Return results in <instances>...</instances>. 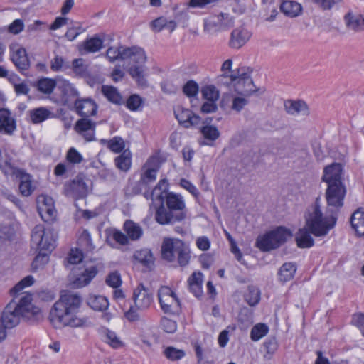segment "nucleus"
<instances>
[{
  "label": "nucleus",
  "instance_id": "obj_1",
  "mask_svg": "<svg viewBox=\"0 0 364 364\" xmlns=\"http://www.w3.org/2000/svg\"><path fill=\"white\" fill-rule=\"evenodd\" d=\"M82 301V297L78 294L65 292L61 294L49 314V320L53 327L55 328L65 326L79 328L90 326L91 322L87 317H78L75 315L81 306Z\"/></svg>",
  "mask_w": 364,
  "mask_h": 364
},
{
  "label": "nucleus",
  "instance_id": "obj_2",
  "mask_svg": "<svg viewBox=\"0 0 364 364\" xmlns=\"http://www.w3.org/2000/svg\"><path fill=\"white\" fill-rule=\"evenodd\" d=\"M32 295L23 294L18 301L12 299L5 307L1 320L6 327L12 328L20 322L21 317L28 320L38 321L42 318L41 309L32 304Z\"/></svg>",
  "mask_w": 364,
  "mask_h": 364
},
{
  "label": "nucleus",
  "instance_id": "obj_3",
  "mask_svg": "<svg viewBox=\"0 0 364 364\" xmlns=\"http://www.w3.org/2000/svg\"><path fill=\"white\" fill-rule=\"evenodd\" d=\"M305 225L316 237H324L336 224L337 218L333 213L323 212L321 198L317 197L305 213Z\"/></svg>",
  "mask_w": 364,
  "mask_h": 364
},
{
  "label": "nucleus",
  "instance_id": "obj_4",
  "mask_svg": "<svg viewBox=\"0 0 364 364\" xmlns=\"http://www.w3.org/2000/svg\"><path fill=\"white\" fill-rule=\"evenodd\" d=\"M186 207L183 197L173 192L166 194L164 201L156 209L155 220L161 225L181 222L186 218Z\"/></svg>",
  "mask_w": 364,
  "mask_h": 364
},
{
  "label": "nucleus",
  "instance_id": "obj_5",
  "mask_svg": "<svg viewBox=\"0 0 364 364\" xmlns=\"http://www.w3.org/2000/svg\"><path fill=\"white\" fill-rule=\"evenodd\" d=\"M190 253L189 247L181 240L165 238L162 242V258L168 262L177 259L181 267H185L189 263Z\"/></svg>",
  "mask_w": 364,
  "mask_h": 364
},
{
  "label": "nucleus",
  "instance_id": "obj_6",
  "mask_svg": "<svg viewBox=\"0 0 364 364\" xmlns=\"http://www.w3.org/2000/svg\"><path fill=\"white\" fill-rule=\"evenodd\" d=\"M291 235L289 230L284 227H278L259 236L256 240V246L262 251H269L279 247Z\"/></svg>",
  "mask_w": 364,
  "mask_h": 364
},
{
  "label": "nucleus",
  "instance_id": "obj_7",
  "mask_svg": "<svg viewBox=\"0 0 364 364\" xmlns=\"http://www.w3.org/2000/svg\"><path fill=\"white\" fill-rule=\"evenodd\" d=\"M226 78L229 79V82L227 81L225 83H233L235 91L239 95L249 96L256 92L253 80L250 75L245 72V68H239L237 74H232L230 76L225 73L218 77V80Z\"/></svg>",
  "mask_w": 364,
  "mask_h": 364
},
{
  "label": "nucleus",
  "instance_id": "obj_8",
  "mask_svg": "<svg viewBox=\"0 0 364 364\" xmlns=\"http://www.w3.org/2000/svg\"><path fill=\"white\" fill-rule=\"evenodd\" d=\"M32 245H36L38 251L51 252L56 245V237L51 229L46 230L43 225H37L31 232Z\"/></svg>",
  "mask_w": 364,
  "mask_h": 364
},
{
  "label": "nucleus",
  "instance_id": "obj_9",
  "mask_svg": "<svg viewBox=\"0 0 364 364\" xmlns=\"http://www.w3.org/2000/svg\"><path fill=\"white\" fill-rule=\"evenodd\" d=\"M98 272L96 266L89 267H73L68 275L70 284L75 288H82L88 285Z\"/></svg>",
  "mask_w": 364,
  "mask_h": 364
},
{
  "label": "nucleus",
  "instance_id": "obj_10",
  "mask_svg": "<svg viewBox=\"0 0 364 364\" xmlns=\"http://www.w3.org/2000/svg\"><path fill=\"white\" fill-rule=\"evenodd\" d=\"M159 301L164 313L177 314L181 307V303L176 294L166 286L161 287L158 291Z\"/></svg>",
  "mask_w": 364,
  "mask_h": 364
},
{
  "label": "nucleus",
  "instance_id": "obj_11",
  "mask_svg": "<svg viewBox=\"0 0 364 364\" xmlns=\"http://www.w3.org/2000/svg\"><path fill=\"white\" fill-rule=\"evenodd\" d=\"M234 25V19L228 14L220 13L215 17L206 20L204 31L208 33L225 31Z\"/></svg>",
  "mask_w": 364,
  "mask_h": 364
},
{
  "label": "nucleus",
  "instance_id": "obj_12",
  "mask_svg": "<svg viewBox=\"0 0 364 364\" xmlns=\"http://www.w3.org/2000/svg\"><path fill=\"white\" fill-rule=\"evenodd\" d=\"M346 189L343 183L329 185L326 191V199L328 206L337 210L343 205Z\"/></svg>",
  "mask_w": 364,
  "mask_h": 364
},
{
  "label": "nucleus",
  "instance_id": "obj_13",
  "mask_svg": "<svg viewBox=\"0 0 364 364\" xmlns=\"http://www.w3.org/2000/svg\"><path fill=\"white\" fill-rule=\"evenodd\" d=\"M37 208L41 218L46 222H50L56 216L53 199L47 195H40L36 199Z\"/></svg>",
  "mask_w": 364,
  "mask_h": 364
},
{
  "label": "nucleus",
  "instance_id": "obj_14",
  "mask_svg": "<svg viewBox=\"0 0 364 364\" xmlns=\"http://www.w3.org/2000/svg\"><path fill=\"white\" fill-rule=\"evenodd\" d=\"M133 299L136 309H146L153 302V293L143 284H139L134 290Z\"/></svg>",
  "mask_w": 364,
  "mask_h": 364
},
{
  "label": "nucleus",
  "instance_id": "obj_15",
  "mask_svg": "<svg viewBox=\"0 0 364 364\" xmlns=\"http://www.w3.org/2000/svg\"><path fill=\"white\" fill-rule=\"evenodd\" d=\"M174 114L179 124L185 128L194 127L200 123L201 118L195 114L191 110L181 106H178L174 110Z\"/></svg>",
  "mask_w": 364,
  "mask_h": 364
},
{
  "label": "nucleus",
  "instance_id": "obj_16",
  "mask_svg": "<svg viewBox=\"0 0 364 364\" xmlns=\"http://www.w3.org/2000/svg\"><path fill=\"white\" fill-rule=\"evenodd\" d=\"M96 123L88 118L78 119L75 125V132L82 136L86 141L95 140Z\"/></svg>",
  "mask_w": 364,
  "mask_h": 364
},
{
  "label": "nucleus",
  "instance_id": "obj_17",
  "mask_svg": "<svg viewBox=\"0 0 364 364\" xmlns=\"http://www.w3.org/2000/svg\"><path fill=\"white\" fill-rule=\"evenodd\" d=\"M16 128V121L11 111L6 108H0V134L12 136Z\"/></svg>",
  "mask_w": 364,
  "mask_h": 364
},
{
  "label": "nucleus",
  "instance_id": "obj_18",
  "mask_svg": "<svg viewBox=\"0 0 364 364\" xmlns=\"http://www.w3.org/2000/svg\"><path fill=\"white\" fill-rule=\"evenodd\" d=\"M343 167L339 163H333L325 167L322 180L328 186L343 183L342 182Z\"/></svg>",
  "mask_w": 364,
  "mask_h": 364
},
{
  "label": "nucleus",
  "instance_id": "obj_19",
  "mask_svg": "<svg viewBox=\"0 0 364 364\" xmlns=\"http://www.w3.org/2000/svg\"><path fill=\"white\" fill-rule=\"evenodd\" d=\"M251 36L252 33L244 27L235 28L231 32L228 45L231 48L240 49L247 43Z\"/></svg>",
  "mask_w": 364,
  "mask_h": 364
},
{
  "label": "nucleus",
  "instance_id": "obj_20",
  "mask_svg": "<svg viewBox=\"0 0 364 364\" xmlns=\"http://www.w3.org/2000/svg\"><path fill=\"white\" fill-rule=\"evenodd\" d=\"M74 105L76 112L83 117L82 118H88L97 113V105L91 98L77 99Z\"/></svg>",
  "mask_w": 364,
  "mask_h": 364
},
{
  "label": "nucleus",
  "instance_id": "obj_21",
  "mask_svg": "<svg viewBox=\"0 0 364 364\" xmlns=\"http://www.w3.org/2000/svg\"><path fill=\"white\" fill-rule=\"evenodd\" d=\"M68 191L75 198H84L89 191L88 186L86 183L85 176L78 175L68 185Z\"/></svg>",
  "mask_w": 364,
  "mask_h": 364
},
{
  "label": "nucleus",
  "instance_id": "obj_22",
  "mask_svg": "<svg viewBox=\"0 0 364 364\" xmlns=\"http://www.w3.org/2000/svg\"><path fill=\"white\" fill-rule=\"evenodd\" d=\"M11 60L21 73L28 70L30 62L24 48H18L16 50L12 48Z\"/></svg>",
  "mask_w": 364,
  "mask_h": 364
},
{
  "label": "nucleus",
  "instance_id": "obj_23",
  "mask_svg": "<svg viewBox=\"0 0 364 364\" xmlns=\"http://www.w3.org/2000/svg\"><path fill=\"white\" fill-rule=\"evenodd\" d=\"M284 105L285 111L290 115L308 116L309 114V107L303 100H287L284 102Z\"/></svg>",
  "mask_w": 364,
  "mask_h": 364
},
{
  "label": "nucleus",
  "instance_id": "obj_24",
  "mask_svg": "<svg viewBox=\"0 0 364 364\" xmlns=\"http://www.w3.org/2000/svg\"><path fill=\"white\" fill-rule=\"evenodd\" d=\"M168 186V184L167 181L166 179H161L150 192L151 199L156 208L159 204H161L164 201V199L166 197V194L168 193L167 192Z\"/></svg>",
  "mask_w": 364,
  "mask_h": 364
},
{
  "label": "nucleus",
  "instance_id": "obj_25",
  "mask_svg": "<svg viewBox=\"0 0 364 364\" xmlns=\"http://www.w3.org/2000/svg\"><path fill=\"white\" fill-rule=\"evenodd\" d=\"M280 10L285 16L294 18L301 14L302 6L295 1H283L280 4Z\"/></svg>",
  "mask_w": 364,
  "mask_h": 364
},
{
  "label": "nucleus",
  "instance_id": "obj_26",
  "mask_svg": "<svg viewBox=\"0 0 364 364\" xmlns=\"http://www.w3.org/2000/svg\"><path fill=\"white\" fill-rule=\"evenodd\" d=\"M312 234L306 225L300 228L296 235L297 245L300 248H309L314 244V240L311 237Z\"/></svg>",
  "mask_w": 364,
  "mask_h": 364
},
{
  "label": "nucleus",
  "instance_id": "obj_27",
  "mask_svg": "<svg viewBox=\"0 0 364 364\" xmlns=\"http://www.w3.org/2000/svg\"><path fill=\"white\" fill-rule=\"evenodd\" d=\"M296 269L297 267L295 263L285 262L278 271L277 275L279 281L282 283L290 281L294 278Z\"/></svg>",
  "mask_w": 364,
  "mask_h": 364
},
{
  "label": "nucleus",
  "instance_id": "obj_28",
  "mask_svg": "<svg viewBox=\"0 0 364 364\" xmlns=\"http://www.w3.org/2000/svg\"><path fill=\"white\" fill-rule=\"evenodd\" d=\"M177 26L174 20H168L164 16H161L151 22V27L154 32H160L163 29H167L173 32Z\"/></svg>",
  "mask_w": 364,
  "mask_h": 364
},
{
  "label": "nucleus",
  "instance_id": "obj_29",
  "mask_svg": "<svg viewBox=\"0 0 364 364\" xmlns=\"http://www.w3.org/2000/svg\"><path fill=\"white\" fill-rule=\"evenodd\" d=\"M123 228L129 240L132 241L139 240L143 235L142 228L131 220H127Z\"/></svg>",
  "mask_w": 364,
  "mask_h": 364
},
{
  "label": "nucleus",
  "instance_id": "obj_30",
  "mask_svg": "<svg viewBox=\"0 0 364 364\" xmlns=\"http://www.w3.org/2000/svg\"><path fill=\"white\" fill-rule=\"evenodd\" d=\"M190 291L196 297H200L203 294L202 284L203 274L201 272H193L188 279Z\"/></svg>",
  "mask_w": 364,
  "mask_h": 364
},
{
  "label": "nucleus",
  "instance_id": "obj_31",
  "mask_svg": "<svg viewBox=\"0 0 364 364\" xmlns=\"http://www.w3.org/2000/svg\"><path fill=\"white\" fill-rule=\"evenodd\" d=\"M87 304L95 311H103L109 307L107 299L100 295H89L87 299Z\"/></svg>",
  "mask_w": 364,
  "mask_h": 364
},
{
  "label": "nucleus",
  "instance_id": "obj_32",
  "mask_svg": "<svg viewBox=\"0 0 364 364\" xmlns=\"http://www.w3.org/2000/svg\"><path fill=\"white\" fill-rule=\"evenodd\" d=\"M33 85L38 92L45 95H50L56 87V81L49 77H41Z\"/></svg>",
  "mask_w": 364,
  "mask_h": 364
},
{
  "label": "nucleus",
  "instance_id": "obj_33",
  "mask_svg": "<svg viewBox=\"0 0 364 364\" xmlns=\"http://www.w3.org/2000/svg\"><path fill=\"white\" fill-rule=\"evenodd\" d=\"M147 68L143 65H134L129 69V74L134 78L139 86H146Z\"/></svg>",
  "mask_w": 364,
  "mask_h": 364
},
{
  "label": "nucleus",
  "instance_id": "obj_34",
  "mask_svg": "<svg viewBox=\"0 0 364 364\" xmlns=\"http://www.w3.org/2000/svg\"><path fill=\"white\" fill-rule=\"evenodd\" d=\"M350 223L356 233L360 236L364 235V210L358 209L355 211L350 218Z\"/></svg>",
  "mask_w": 364,
  "mask_h": 364
},
{
  "label": "nucleus",
  "instance_id": "obj_35",
  "mask_svg": "<svg viewBox=\"0 0 364 364\" xmlns=\"http://www.w3.org/2000/svg\"><path fill=\"white\" fill-rule=\"evenodd\" d=\"M17 178L20 179L19 191L23 196L31 195L34 191L32 185L31 176L24 171Z\"/></svg>",
  "mask_w": 364,
  "mask_h": 364
},
{
  "label": "nucleus",
  "instance_id": "obj_36",
  "mask_svg": "<svg viewBox=\"0 0 364 364\" xmlns=\"http://www.w3.org/2000/svg\"><path fill=\"white\" fill-rule=\"evenodd\" d=\"M143 168H144V171L141 175L140 182L141 184L147 186L156 180V173L159 171V167H152L151 166V161L149 160L144 164Z\"/></svg>",
  "mask_w": 364,
  "mask_h": 364
},
{
  "label": "nucleus",
  "instance_id": "obj_37",
  "mask_svg": "<svg viewBox=\"0 0 364 364\" xmlns=\"http://www.w3.org/2000/svg\"><path fill=\"white\" fill-rule=\"evenodd\" d=\"M200 132L207 141L200 143L202 145H211L220 136V132L216 127L212 125L203 126Z\"/></svg>",
  "mask_w": 364,
  "mask_h": 364
},
{
  "label": "nucleus",
  "instance_id": "obj_38",
  "mask_svg": "<svg viewBox=\"0 0 364 364\" xmlns=\"http://www.w3.org/2000/svg\"><path fill=\"white\" fill-rule=\"evenodd\" d=\"M102 92L105 97L112 103L121 105L123 99L117 89L113 86L102 85Z\"/></svg>",
  "mask_w": 364,
  "mask_h": 364
},
{
  "label": "nucleus",
  "instance_id": "obj_39",
  "mask_svg": "<svg viewBox=\"0 0 364 364\" xmlns=\"http://www.w3.org/2000/svg\"><path fill=\"white\" fill-rule=\"evenodd\" d=\"M134 258L144 266L150 268L154 262V258L150 250L142 249L136 251L134 254Z\"/></svg>",
  "mask_w": 364,
  "mask_h": 364
},
{
  "label": "nucleus",
  "instance_id": "obj_40",
  "mask_svg": "<svg viewBox=\"0 0 364 364\" xmlns=\"http://www.w3.org/2000/svg\"><path fill=\"white\" fill-rule=\"evenodd\" d=\"M53 114L46 107H38L30 111V117L33 123H41L50 118Z\"/></svg>",
  "mask_w": 364,
  "mask_h": 364
},
{
  "label": "nucleus",
  "instance_id": "obj_41",
  "mask_svg": "<svg viewBox=\"0 0 364 364\" xmlns=\"http://www.w3.org/2000/svg\"><path fill=\"white\" fill-rule=\"evenodd\" d=\"M103 46V41L97 36L87 39L83 42L82 47L85 53H96Z\"/></svg>",
  "mask_w": 364,
  "mask_h": 364
},
{
  "label": "nucleus",
  "instance_id": "obj_42",
  "mask_svg": "<svg viewBox=\"0 0 364 364\" xmlns=\"http://www.w3.org/2000/svg\"><path fill=\"white\" fill-rule=\"evenodd\" d=\"M114 162L118 169L127 172L129 170L132 164L131 153L129 151H124L115 158Z\"/></svg>",
  "mask_w": 364,
  "mask_h": 364
},
{
  "label": "nucleus",
  "instance_id": "obj_43",
  "mask_svg": "<svg viewBox=\"0 0 364 364\" xmlns=\"http://www.w3.org/2000/svg\"><path fill=\"white\" fill-rule=\"evenodd\" d=\"M261 292L258 287L250 285L247 287V291L245 294V300L251 306H256L260 301Z\"/></svg>",
  "mask_w": 364,
  "mask_h": 364
},
{
  "label": "nucleus",
  "instance_id": "obj_44",
  "mask_svg": "<svg viewBox=\"0 0 364 364\" xmlns=\"http://www.w3.org/2000/svg\"><path fill=\"white\" fill-rule=\"evenodd\" d=\"M100 143L107 144V147L114 153L121 152L125 147L124 141L120 136H114L110 140L102 139Z\"/></svg>",
  "mask_w": 364,
  "mask_h": 364
},
{
  "label": "nucleus",
  "instance_id": "obj_45",
  "mask_svg": "<svg viewBox=\"0 0 364 364\" xmlns=\"http://www.w3.org/2000/svg\"><path fill=\"white\" fill-rule=\"evenodd\" d=\"M344 21L348 28L355 31L362 30L360 16L354 15L348 12L345 15Z\"/></svg>",
  "mask_w": 364,
  "mask_h": 364
},
{
  "label": "nucleus",
  "instance_id": "obj_46",
  "mask_svg": "<svg viewBox=\"0 0 364 364\" xmlns=\"http://www.w3.org/2000/svg\"><path fill=\"white\" fill-rule=\"evenodd\" d=\"M164 355L171 361H177L182 359L186 355V353L183 350L168 346L164 348Z\"/></svg>",
  "mask_w": 364,
  "mask_h": 364
},
{
  "label": "nucleus",
  "instance_id": "obj_47",
  "mask_svg": "<svg viewBox=\"0 0 364 364\" xmlns=\"http://www.w3.org/2000/svg\"><path fill=\"white\" fill-rule=\"evenodd\" d=\"M269 331L268 326L264 323H258L253 326L250 332L251 339L257 341L266 336Z\"/></svg>",
  "mask_w": 364,
  "mask_h": 364
},
{
  "label": "nucleus",
  "instance_id": "obj_48",
  "mask_svg": "<svg viewBox=\"0 0 364 364\" xmlns=\"http://www.w3.org/2000/svg\"><path fill=\"white\" fill-rule=\"evenodd\" d=\"M33 283L34 278L33 277V276H26L11 289V294L15 298L16 295H17L25 287H30Z\"/></svg>",
  "mask_w": 364,
  "mask_h": 364
},
{
  "label": "nucleus",
  "instance_id": "obj_49",
  "mask_svg": "<svg viewBox=\"0 0 364 364\" xmlns=\"http://www.w3.org/2000/svg\"><path fill=\"white\" fill-rule=\"evenodd\" d=\"M49 254L50 252L45 251H38L31 264L33 270L36 271L42 268L48 262Z\"/></svg>",
  "mask_w": 364,
  "mask_h": 364
},
{
  "label": "nucleus",
  "instance_id": "obj_50",
  "mask_svg": "<svg viewBox=\"0 0 364 364\" xmlns=\"http://www.w3.org/2000/svg\"><path fill=\"white\" fill-rule=\"evenodd\" d=\"M83 255L78 249H71L68 256L65 259V266L68 267L69 264H76L82 262Z\"/></svg>",
  "mask_w": 364,
  "mask_h": 364
},
{
  "label": "nucleus",
  "instance_id": "obj_51",
  "mask_svg": "<svg viewBox=\"0 0 364 364\" xmlns=\"http://www.w3.org/2000/svg\"><path fill=\"white\" fill-rule=\"evenodd\" d=\"M87 65L84 64L82 58L74 59L72 63V69L73 73L80 77H83L87 74Z\"/></svg>",
  "mask_w": 364,
  "mask_h": 364
},
{
  "label": "nucleus",
  "instance_id": "obj_52",
  "mask_svg": "<svg viewBox=\"0 0 364 364\" xmlns=\"http://www.w3.org/2000/svg\"><path fill=\"white\" fill-rule=\"evenodd\" d=\"M143 100L138 95H132L127 100L126 106L131 111H137L142 106Z\"/></svg>",
  "mask_w": 364,
  "mask_h": 364
},
{
  "label": "nucleus",
  "instance_id": "obj_53",
  "mask_svg": "<svg viewBox=\"0 0 364 364\" xmlns=\"http://www.w3.org/2000/svg\"><path fill=\"white\" fill-rule=\"evenodd\" d=\"M85 31V28H82L80 23H77L68 28L65 33V37L70 41H74L80 33Z\"/></svg>",
  "mask_w": 364,
  "mask_h": 364
},
{
  "label": "nucleus",
  "instance_id": "obj_54",
  "mask_svg": "<svg viewBox=\"0 0 364 364\" xmlns=\"http://www.w3.org/2000/svg\"><path fill=\"white\" fill-rule=\"evenodd\" d=\"M203 97L209 101H216L219 97V93L213 85H208L202 89Z\"/></svg>",
  "mask_w": 364,
  "mask_h": 364
},
{
  "label": "nucleus",
  "instance_id": "obj_55",
  "mask_svg": "<svg viewBox=\"0 0 364 364\" xmlns=\"http://www.w3.org/2000/svg\"><path fill=\"white\" fill-rule=\"evenodd\" d=\"M198 85L193 80H188L183 87V93L188 97H194L198 93Z\"/></svg>",
  "mask_w": 364,
  "mask_h": 364
},
{
  "label": "nucleus",
  "instance_id": "obj_56",
  "mask_svg": "<svg viewBox=\"0 0 364 364\" xmlns=\"http://www.w3.org/2000/svg\"><path fill=\"white\" fill-rule=\"evenodd\" d=\"M69 65H66L65 60L60 55H55L50 61V69L54 72H58L63 68H68Z\"/></svg>",
  "mask_w": 364,
  "mask_h": 364
},
{
  "label": "nucleus",
  "instance_id": "obj_57",
  "mask_svg": "<svg viewBox=\"0 0 364 364\" xmlns=\"http://www.w3.org/2000/svg\"><path fill=\"white\" fill-rule=\"evenodd\" d=\"M0 169L6 176H15L16 178L23 171L8 162H6L4 165L0 164Z\"/></svg>",
  "mask_w": 364,
  "mask_h": 364
},
{
  "label": "nucleus",
  "instance_id": "obj_58",
  "mask_svg": "<svg viewBox=\"0 0 364 364\" xmlns=\"http://www.w3.org/2000/svg\"><path fill=\"white\" fill-rule=\"evenodd\" d=\"M161 328L168 333H173L177 329V323L175 321L164 317L161 320Z\"/></svg>",
  "mask_w": 364,
  "mask_h": 364
},
{
  "label": "nucleus",
  "instance_id": "obj_59",
  "mask_svg": "<svg viewBox=\"0 0 364 364\" xmlns=\"http://www.w3.org/2000/svg\"><path fill=\"white\" fill-rule=\"evenodd\" d=\"M105 282L108 286L117 289L122 284V279L119 273L117 272H111L107 275Z\"/></svg>",
  "mask_w": 364,
  "mask_h": 364
},
{
  "label": "nucleus",
  "instance_id": "obj_60",
  "mask_svg": "<svg viewBox=\"0 0 364 364\" xmlns=\"http://www.w3.org/2000/svg\"><path fill=\"white\" fill-rule=\"evenodd\" d=\"M66 159L70 164H80L83 158L82 156L79 153L75 148H70L67 152Z\"/></svg>",
  "mask_w": 364,
  "mask_h": 364
},
{
  "label": "nucleus",
  "instance_id": "obj_61",
  "mask_svg": "<svg viewBox=\"0 0 364 364\" xmlns=\"http://www.w3.org/2000/svg\"><path fill=\"white\" fill-rule=\"evenodd\" d=\"M264 347L266 350L267 354L273 355L278 348V343L274 337L269 338L264 343Z\"/></svg>",
  "mask_w": 364,
  "mask_h": 364
},
{
  "label": "nucleus",
  "instance_id": "obj_62",
  "mask_svg": "<svg viewBox=\"0 0 364 364\" xmlns=\"http://www.w3.org/2000/svg\"><path fill=\"white\" fill-rule=\"evenodd\" d=\"M134 53L133 55L132 58L131 60L136 63V65H144V63L146 60V56L145 54V52L143 49L136 47V49H134Z\"/></svg>",
  "mask_w": 364,
  "mask_h": 364
},
{
  "label": "nucleus",
  "instance_id": "obj_63",
  "mask_svg": "<svg viewBox=\"0 0 364 364\" xmlns=\"http://www.w3.org/2000/svg\"><path fill=\"white\" fill-rule=\"evenodd\" d=\"M24 28V23L21 19L14 20L8 27V31L16 35L21 33Z\"/></svg>",
  "mask_w": 364,
  "mask_h": 364
},
{
  "label": "nucleus",
  "instance_id": "obj_64",
  "mask_svg": "<svg viewBox=\"0 0 364 364\" xmlns=\"http://www.w3.org/2000/svg\"><path fill=\"white\" fill-rule=\"evenodd\" d=\"M248 103V100L242 97H235L232 99L231 108L237 112H240Z\"/></svg>",
  "mask_w": 364,
  "mask_h": 364
}]
</instances>
